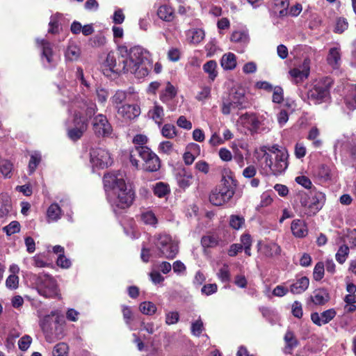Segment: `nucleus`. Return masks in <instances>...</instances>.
<instances>
[{
	"instance_id": "obj_40",
	"label": "nucleus",
	"mask_w": 356,
	"mask_h": 356,
	"mask_svg": "<svg viewBox=\"0 0 356 356\" xmlns=\"http://www.w3.org/2000/svg\"><path fill=\"white\" fill-rule=\"evenodd\" d=\"M231 99L234 102L236 108H243V104L245 102L244 91L243 90L236 91L235 93L232 95Z\"/></svg>"
},
{
	"instance_id": "obj_29",
	"label": "nucleus",
	"mask_w": 356,
	"mask_h": 356,
	"mask_svg": "<svg viewBox=\"0 0 356 356\" xmlns=\"http://www.w3.org/2000/svg\"><path fill=\"white\" fill-rule=\"evenodd\" d=\"M284 339L286 343L284 351L285 353L291 354L292 350L298 346V341L294 333L291 330L286 331Z\"/></svg>"
},
{
	"instance_id": "obj_53",
	"label": "nucleus",
	"mask_w": 356,
	"mask_h": 356,
	"mask_svg": "<svg viewBox=\"0 0 356 356\" xmlns=\"http://www.w3.org/2000/svg\"><path fill=\"white\" fill-rule=\"evenodd\" d=\"M3 230L10 236L20 231V224L17 221H12L8 225L3 227Z\"/></svg>"
},
{
	"instance_id": "obj_21",
	"label": "nucleus",
	"mask_w": 356,
	"mask_h": 356,
	"mask_svg": "<svg viewBox=\"0 0 356 356\" xmlns=\"http://www.w3.org/2000/svg\"><path fill=\"white\" fill-rule=\"evenodd\" d=\"M12 210L11 200L7 193L0 194V222H4V219Z\"/></svg>"
},
{
	"instance_id": "obj_16",
	"label": "nucleus",
	"mask_w": 356,
	"mask_h": 356,
	"mask_svg": "<svg viewBox=\"0 0 356 356\" xmlns=\"http://www.w3.org/2000/svg\"><path fill=\"white\" fill-rule=\"evenodd\" d=\"M116 111L118 116L124 120L135 119L140 114V108L136 104H125Z\"/></svg>"
},
{
	"instance_id": "obj_43",
	"label": "nucleus",
	"mask_w": 356,
	"mask_h": 356,
	"mask_svg": "<svg viewBox=\"0 0 356 356\" xmlns=\"http://www.w3.org/2000/svg\"><path fill=\"white\" fill-rule=\"evenodd\" d=\"M245 224V219L243 217L238 215H232L229 218V225L234 229H239Z\"/></svg>"
},
{
	"instance_id": "obj_60",
	"label": "nucleus",
	"mask_w": 356,
	"mask_h": 356,
	"mask_svg": "<svg viewBox=\"0 0 356 356\" xmlns=\"http://www.w3.org/2000/svg\"><path fill=\"white\" fill-rule=\"evenodd\" d=\"M218 156L222 161L226 162L230 161L233 157L232 152L225 147H222L219 149Z\"/></svg>"
},
{
	"instance_id": "obj_11",
	"label": "nucleus",
	"mask_w": 356,
	"mask_h": 356,
	"mask_svg": "<svg viewBox=\"0 0 356 356\" xmlns=\"http://www.w3.org/2000/svg\"><path fill=\"white\" fill-rule=\"evenodd\" d=\"M234 191L232 187L222 185L213 189L210 195V202L216 206H221L228 202L233 197Z\"/></svg>"
},
{
	"instance_id": "obj_50",
	"label": "nucleus",
	"mask_w": 356,
	"mask_h": 356,
	"mask_svg": "<svg viewBox=\"0 0 356 356\" xmlns=\"http://www.w3.org/2000/svg\"><path fill=\"white\" fill-rule=\"evenodd\" d=\"M175 127L170 124H165L162 129V135L167 138H172L176 136Z\"/></svg>"
},
{
	"instance_id": "obj_49",
	"label": "nucleus",
	"mask_w": 356,
	"mask_h": 356,
	"mask_svg": "<svg viewBox=\"0 0 356 356\" xmlns=\"http://www.w3.org/2000/svg\"><path fill=\"white\" fill-rule=\"evenodd\" d=\"M140 312L146 315H152L156 312V306L151 302H144L140 305Z\"/></svg>"
},
{
	"instance_id": "obj_51",
	"label": "nucleus",
	"mask_w": 356,
	"mask_h": 356,
	"mask_svg": "<svg viewBox=\"0 0 356 356\" xmlns=\"http://www.w3.org/2000/svg\"><path fill=\"white\" fill-rule=\"evenodd\" d=\"M273 97L272 101L276 104H280L284 100V91L283 89L280 86H275L273 89Z\"/></svg>"
},
{
	"instance_id": "obj_12",
	"label": "nucleus",
	"mask_w": 356,
	"mask_h": 356,
	"mask_svg": "<svg viewBox=\"0 0 356 356\" xmlns=\"http://www.w3.org/2000/svg\"><path fill=\"white\" fill-rule=\"evenodd\" d=\"M325 195L323 193L316 191L312 193V197L308 200L302 199L301 204L303 207L309 209V213L315 214L324 205Z\"/></svg>"
},
{
	"instance_id": "obj_9",
	"label": "nucleus",
	"mask_w": 356,
	"mask_h": 356,
	"mask_svg": "<svg viewBox=\"0 0 356 356\" xmlns=\"http://www.w3.org/2000/svg\"><path fill=\"white\" fill-rule=\"evenodd\" d=\"M331 83L327 78L316 81L307 92V97L310 102L319 104L326 102L330 97Z\"/></svg>"
},
{
	"instance_id": "obj_52",
	"label": "nucleus",
	"mask_w": 356,
	"mask_h": 356,
	"mask_svg": "<svg viewBox=\"0 0 356 356\" xmlns=\"http://www.w3.org/2000/svg\"><path fill=\"white\" fill-rule=\"evenodd\" d=\"M91 46L99 47L104 46L106 42V37L102 34H97L90 39Z\"/></svg>"
},
{
	"instance_id": "obj_1",
	"label": "nucleus",
	"mask_w": 356,
	"mask_h": 356,
	"mask_svg": "<svg viewBox=\"0 0 356 356\" xmlns=\"http://www.w3.org/2000/svg\"><path fill=\"white\" fill-rule=\"evenodd\" d=\"M124 175L120 172H111L104 176V185L107 197L115 211L118 209H126L131 206L134 193L128 188L124 180Z\"/></svg>"
},
{
	"instance_id": "obj_8",
	"label": "nucleus",
	"mask_w": 356,
	"mask_h": 356,
	"mask_svg": "<svg viewBox=\"0 0 356 356\" xmlns=\"http://www.w3.org/2000/svg\"><path fill=\"white\" fill-rule=\"evenodd\" d=\"M34 283L40 295L48 298H60L56 280L46 274L33 275Z\"/></svg>"
},
{
	"instance_id": "obj_45",
	"label": "nucleus",
	"mask_w": 356,
	"mask_h": 356,
	"mask_svg": "<svg viewBox=\"0 0 356 356\" xmlns=\"http://www.w3.org/2000/svg\"><path fill=\"white\" fill-rule=\"evenodd\" d=\"M274 4L275 8H280V10H278L280 17L286 15L288 13L287 8L289 5L288 0H275Z\"/></svg>"
},
{
	"instance_id": "obj_37",
	"label": "nucleus",
	"mask_w": 356,
	"mask_h": 356,
	"mask_svg": "<svg viewBox=\"0 0 356 356\" xmlns=\"http://www.w3.org/2000/svg\"><path fill=\"white\" fill-rule=\"evenodd\" d=\"M157 15L164 21H172L174 18L173 10L168 6H160L157 10Z\"/></svg>"
},
{
	"instance_id": "obj_27",
	"label": "nucleus",
	"mask_w": 356,
	"mask_h": 356,
	"mask_svg": "<svg viewBox=\"0 0 356 356\" xmlns=\"http://www.w3.org/2000/svg\"><path fill=\"white\" fill-rule=\"evenodd\" d=\"M327 61L333 68H337L341 63V51L339 47L330 48L327 57Z\"/></svg>"
},
{
	"instance_id": "obj_57",
	"label": "nucleus",
	"mask_w": 356,
	"mask_h": 356,
	"mask_svg": "<svg viewBox=\"0 0 356 356\" xmlns=\"http://www.w3.org/2000/svg\"><path fill=\"white\" fill-rule=\"evenodd\" d=\"M348 24L345 18L339 17L337 19L334 32L341 33L348 29Z\"/></svg>"
},
{
	"instance_id": "obj_64",
	"label": "nucleus",
	"mask_w": 356,
	"mask_h": 356,
	"mask_svg": "<svg viewBox=\"0 0 356 356\" xmlns=\"http://www.w3.org/2000/svg\"><path fill=\"white\" fill-rule=\"evenodd\" d=\"M173 271L177 275H183L186 272V268L183 262L177 260L173 263Z\"/></svg>"
},
{
	"instance_id": "obj_31",
	"label": "nucleus",
	"mask_w": 356,
	"mask_h": 356,
	"mask_svg": "<svg viewBox=\"0 0 356 356\" xmlns=\"http://www.w3.org/2000/svg\"><path fill=\"white\" fill-rule=\"evenodd\" d=\"M61 209L56 203L51 204L47 211L48 222H56L61 217Z\"/></svg>"
},
{
	"instance_id": "obj_24",
	"label": "nucleus",
	"mask_w": 356,
	"mask_h": 356,
	"mask_svg": "<svg viewBox=\"0 0 356 356\" xmlns=\"http://www.w3.org/2000/svg\"><path fill=\"white\" fill-rule=\"evenodd\" d=\"M309 284V280L307 277H302L290 286V291L293 294H300L305 291Z\"/></svg>"
},
{
	"instance_id": "obj_35",
	"label": "nucleus",
	"mask_w": 356,
	"mask_h": 356,
	"mask_svg": "<svg viewBox=\"0 0 356 356\" xmlns=\"http://www.w3.org/2000/svg\"><path fill=\"white\" fill-rule=\"evenodd\" d=\"M350 253V248L346 244L339 246L335 254V259L339 264H343Z\"/></svg>"
},
{
	"instance_id": "obj_3",
	"label": "nucleus",
	"mask_w": 356,
	"mask_h": 356,
	"mask_svg": "<svg viewBox=\"0 0 356 356\" xmlns=\"http://www.w3.org/2000/svg\"><path fill=\"white\" fill-rule=\"evenodd\" d=\"M118 51L121 55L120 61L122 62L118 70H122V72L134 74L138 79L148 74L150 64L147 51L140 47H134L128 49L124 46L120 47Z\"/></svg>"
},
{
	"instance_id": "obj_32",
	"label": "nucleus",
	"mask_w": 356,
	"mask_h": 356,
	"mask_svg": "<svg viewBox=\"0 0 356 356\" xmlns=\"http://www.w3.org/2000/svg\"><path fill=\"white\" fill-rule=\"evenodd\" d=\"M81 55V50L79 47L74 44L71 43L67 46V48L65 52V56L66 60L70 61H76L79 59Z\"/></svg>"
},
{
	"instance_id": "obj_34",
	"label": "nucleus",
	"mask_w": 356,
	"mask_h": 356,
	"mask_svg": "<svg viewBox=\"0 0 356 356\" xmlns=\"http://www.w3.org/2000/svg\"><path fill=\"white\" fill-rule=\"evenodd\" d=\"M178 252V245L176 242L169 243L165 248H161V254L167 259H173Z\"/></svg>"
},
{
	"instance_id": "obj_13",
	"label": "nucleus",
	"mask_w": 356,
	"mask_h": 356,
	"mask_svg": "<svg viewBox=\"0 0 356 356\" xmlns=\"http://www.w3.org/2000/svg\"><path fill=\"white\" fill-rule=\"evenodd\" d=\"M92 129L97 136H108L112 132V127L106 117L102 114L95 116L92 121Z\"/></svg>"
},
{
	"instance_id": "obj_15",
	"label": "nucleus",
	"mask_w": 356,
	"mask_h": 356,
	"mask_svg": "<svg viewBox=\"0 0 356 356\" xmlns=\"http://www.w3.org/2000/svg\"><path fill=\"white\" fill-rule=\"evenodd\" d=\"M136 101L138 96L135 95L134 90L129 89L127 92L123 90H118L114 95L111 98V102L113 106L118 110L121 107L122 104L125 101Z\"/></svg>"
},
{
	"instance_id": "obj_54",
	"label": "nucleus",
	"mask_w": 356,
	"mask_h": 356,
	"mask_svg": "<svg viewBox=\"0 0 356 356\" xmlns=\"http://www.w3.org/2000/svg\"><path fill=\"white\" fill-rule=\"evenodd\" d=\"M248 37L243 31H234L231 35V41L234 42H246Z\"/></svg>"
},
{
	"instance_id": "obj_56",
	"label": "nucleus",
	"mask_w": 356,
	"mask_h": 356,
	"mask_svg": "<svg viewBox=\"0 0 356 356\" xmlns=\"http://www.w3.org/2000/svg\"><path fill=\"white\" fill-rule=\"evenodd\" d=\"M318 176L323 180L330 179L332 175L330 168L325 165H321L318 170Z\"/></svg>"
},
{
	"instance_id": "obj_19",
	"label": "nucleus",
	"mask_w": 356,
	"mask_h": 356,
	"mask_svg": "<svg viewBox=\"0 0 356 356\" xmlns=\"http://www.w3.org/2000/svg\"><path fill=\"white\" fill-rule=\"evenodd\" d=\"M37 43L42 50V59H45L48 64H51L54 62V52L52 49V44L44 40L37 39Z\"/></svg>"
},
{
	"instance_id": "obj_55",
	"label": "nucleus",
	"mask_w": 356,
	"mask_h": 356,
	"mask_svg": "<svg viewBox=\"0 0 356 356\" xmlns=\"http://www.w3.org/2000/svg\"><path fill=\"white\" fill-rule=\"evenodd\" d=\"M218 277L223 282H227L230 280V273L229 267L227 264H224L223 266L219 270L217 274Z\"/></svg>"
},
{
	"instance_id": "obj_39",
	"label": "nucleus",
	"mask_w": 356,
	"mask_h": 356,
	"mask_svg": "<svg viewBox=\"0 0 356 356\" xmlns=\"http://www.w3.org/2000/svg\"><path fill=\"white\" fill-rule=\"evenodd\" d=\"M13 169V163L8 161H2L0 163V173L5 178H10L12 176V171Z\"/></svg>"
},
{
	"instance_id": "obj_42",
	"label": "nucleus",
	"mask_w": 356,
	"mask_h": 356,
	"mask_svg": "<svg viewBox=\"0 0 356 356\" xmlns=\"http://www.w3.org/2000/svg\"><path fill=\"white\" fill-rule=\"evenodd\" d=\"M41 161V155L38 152H34L31 155L30 161L29 163V171L32 174L38 167Z\"/></svg>"
},
{
	"instance_id": "obj_28",
	"label": "nucleus",
	"mask_w": 356,
	"mask_h": 356,
	"mask_svg": "<svg viewBox=\"0 0 356 356\" xmlns=\"http://www.w3.org/2000/svg\"><path fill=\"white\" fill-rule=\"evenodd\" d=\"M193 175L191 172L186 169L183 168L179 172L177 177V182L179 187L182 188H188L192 184Z\"/></svg>"
},
{
	"instance_id": "obj_7",
	"label": "nucleus",
	"mask_w": 356,
	"mask_h": 356,
	"mask_svg": "<svg viewBox=\"0 0 356 356\" xmlns=\"http://www.w3.org/2000/svg\"><path fill=\"white\" fill-rule=\"evenodd\" d=\"M287 151L280 149L277 145H273L268 149V152L264 154L266 166L269 168L270 172L275 176L282 174L288 168Z\"/></svg>"
},
{
	"instance_id": "obj_30",
	"label": "nucleus",
	"mask_w": 356,
	"mask_h": 356,
	"mask_svg": "<svg viewBox=\"0 0 356 356\" xmlns=\"http://www.w3.org/2000/svg\"><path fill=\"white\" fill-rule=\"evenodd\" d=\"M220 64L224 70H234L236 66V57L231 52L225 54L221 58Z\"/></svg>"
},
{
	"instance_id": "obj_20",
	"label": "nucleus",
	"mask_w": 356,
	"mask_h": 356,
	"mask_svg": "<svg viewBox=\"0 0 356 356\" xmlns=\"http://www.w3.org/2000/svg\"><path fill=\"white\" fill-rule=\"evenodd\" d=\"M330 293L323 288L314 290L310 296L311 301L316 305H323L330 300Z\"/></svg>"
},
{
	"instance_id": "obj_38",
	"label": "nucleus",
	"mask_w": 356,
	"mask_h": 356,
	"mask_svg": "<svg viewBox=\"0 0 356 356\" xmlns=\"http://www.w3.org/2000/svg\"><path fill=\"white\" fill-rule=\"evenodd\" d=\"M69 346L64 342L57 343L53 348V356H68Z\"/></svg>"
},
{
	"instance_id": "obj_17",
	"label": "nucleus",
	"mask_w": 356,
	"mask_h": 356,
	"mask_svg": "<svg viewBox=\"0 0 356 356\" xmlns=\"http://www.w3.org/2000/svg\"><path fill=\"white\" fill-rule=\"evenodd\" d=\"M337 315V312L334 309H329L321 314L317 312L311 314L312 322L318 326H321L331 321Z\"/></svg>"
},
{
	"instance_id": "obj_23",
	"label": "nucleus",
	"mask_w": 356,
	"mask_h": 356,
	"mask_svg": "<svg viewBox=\"0 0 356 356\" xmlns=\"http://www.w3.org/2000/svg\"><path fill=\"white\" fill-rule=\"evenodd\" d=\"M291 229L296 237L301 238L307 234L306 225L304 221L300 219H296L292 221Z\"/></svg>"
},
{
	"instance_id": "obj_14",
	"label": "nucleus",
	"mask_w": 356,
	"mask_h": 356,
	"mask_svg": "<svg viewBox=\"0 0 356 356\" xmlns=\"http://www.w3.org/2000/svg\"><path fill=\"white\" fill-rule=\"evenodd\" d=\"M310 72V60L305 58L302 64L298 67L291 69L289 74L293 79L295 83L298 84L306 80Z\"/></svg>"
},
{
	"instance_id": "obj_18",
	"label": "nucleus",
	"mask_w": 356,
	"mask_h": 356,
	"mask_svg": "<svg viewBox=\"0 0 356 356\" xmlns=\"http://www.w3.org/2000/svg\"><path fill=\"white\" fill-rule=\"evenodd\" d=\"M257 246L260 253L268 257L277 256L281 252L280 247L277 243L273 242H259Z\"/></svg>"
},
{
	"instance_id": "obj_5",
	"label": "nucleus",
	"mask_w": 356,
	"mask_h": 356,
	"mask_svg": "<svg viewBox=\"0 0 356 356\" xmlns=\"http://www.w3.org/2000/svg\"><path fill=\"white\" fill-rule=\"evenodd\" d=\"M147 141L146 136L143 134H138L134 136L133 143L136 146L135 149H133L130 153V161L136 167L138 166V161L134 158V156L138 154L143 160V169L147 172H154L155 168V154L147 146H143Z\"/></svg>"
},
{
	"instance_id": "obj_22",
	"label": "nucleus",
	"mask_w": 356,
	"mask_h": 356,
	"mask_svg": "<svg viewBox=\"0 0 356 356\" xmlns=\"http://www.w3.org/2000/svg\"><path fill=\"white\" fill-rule=\"evenodd\" d=\"M120 60L121 55L120 54L119 51L118 56H116L114 52H109L107 54L105 60V65L108 67L109 69L113 72L121 73L122 72V70H118V67H120L122 64V62H121Z\"/></svg>"
},
{
	"instance_id": "obj_6",
	"label": "nucleus",
	"mask_w": 356,
	"mask_h": 356,
	"mask_svg": "<svg viewBox=\"0 0 356 356\" xmlns=\"http://www.w3.org/2000/svg\"><path fill=\"white\" fill-rule=\"evenodd\" d=\"M273 123L272 119L264 115L257 116L253 113H245L237 120L238 127L250 131L251 134L269 131L273 127Z\"/></svg>"
},
{
	"instance_id": "obj_58",
	"label": "nucleus",
	"mask_w": 356,
	"mask_h": 356,
	"mask_svg": "<svg viewBox=\"0 0 356 356\" xmlns=\"http://www.w3.org/2000/svg\"><path fill=\"white\" fill-rule=\"evenodd\" d=\"M32 341V339L29 335H24L18 341L19 348L23 351L26 350Z\"/></svg>"
},
{
	"instance_id": "obj_61",
	"label": "nucleus",
	"mask_w": 356,
	"mask_h": 356,
	"mask_svg": "<svg viewBox=\"0 0 356 356\" xmlns=\"http://www.w3.org/2000/svg\"><path fill=\"white\" fill-rule=\"evenodd\" d=\"M203 330V323L201 319L193 322L191 325V332L195 336H199Z\"/></svg>"
},
{
	"instance_id": "obj_4",
	"label": "nucleus",
	"mask_w": 356,
	"mask_h": 356,
	"mask_svg": "<svg viewBox=\"0 0 356 356\" xmlns=\"http://www.w3.org/2000/svg\"><path fill=\"white\" fill-rule=\"evenodd\" d=\"M39 324L49 343L60 340L65 336V322L56 312L44 316Z\"/></svg>"
},
{
	"instance_id": "obj_63",
	"label": "nucleus",
	"mask_w": 356,
	"mask_h": 356,
	"mask_svg": "<svg viewBox=\"0 0 356 356\" xmlns=\"http://www.w3.org/2000/svg\"><path fill=\"white\" fill-rule=\"evenodd\" d=\"M57 265L63 268H68L71 266V261L66 258L64 254H61L58 256L57 261Z\"/></svg>"
},
{
	"instance_id": "obj_62",
	"label": "nucleus",
	"mask_w": 356,
	"mask_h": 356,
	"mask_svg": "<svg viewBox=\"0 0 356 356\" xmlns=\"http://www.w3.org/2000/svg\"><path fill=\"white\" fill-rule=\"evenodd\" d=\"M179 315L177 312H169L166 314L165 322L168 325L177 323L179 321Z\"/></svg>"
},
{
	"instance_id": "obj_59",
	"label": "nucleus",
	"mask_w": 356,
	"mask_h": 356,
	"mask_svg": "<svg viewBox=\"0 0 356 356\" xmlns=\"http://www.w3.org/2000/svg\"><path fill=\"white\" fill-rule=\"evenodd\" d=\"M6 286L10 289H15L18 287L19 277L16 275H10L6 281Z\"/></svg>"
},
{
	"instance_id": "obj_48",
	"label": "nucleus",
	"mask_w": 356,
	"mask_h": 356,
	"mask_svg": "<svg viewBox=\"0 0 356 356\" xmlns=\"http://www.w3.org/2000/svg\"><path fill=\"white\" fill-rule=\"evenodd\" d=\"M201 243L204 247L213 248L218 245V240L215 236H205L202 238Z\"/></svg>"
},
{
	"instance_id": "obj_26",
	"label": "nucleus",
	"mask_w": 356,
	"mask_h": 356,
	"mask_svg": "<svg viewBox=\"0 0 356 356\" xmlns=\"http://www.w3.org/2000/svg\"><path fill=\"white\" fill-rule=\"evenodd\" d=\"M177 89L170 82H167L165 86L160 92V99L164 102H168L177 95Z\"/></svg>"
},
{
	"instance_id": "obj_44",
	"label": "nucleus",
	"mask_w": 356,
	"mask_h": 356,
	"mask_svg": "<svg viewBox=\"0 0 356 356\" xmlns=\"http://www.w3.org/2000/svg\"><path fill=\"white\" fill-rule=\"evenodd\" d=\"M325 273V265L323 262H318L314 268L313 277L315 280L319 281L323 279Z\"/></svg>"
},
{
	"instance_id": "obj_36",
	"label": "nucleus",
	"mask_w": 356,
	"mask_h": 356,
	"mask_svg": "<svg viewBox=\"0 0 356 356\" xmlns=\"http://www.w3.org/2000/svg\"><path fill=\"white\" fill-rule=\"evenodd\" d=\"M216 69L217 63L213 60H209L203 65V70L205 73L208 74L209 78L211 81H213L218 75Z\"/></svg>"
},
{
	"instance_id": "obj_46",
	"label": "nucleus",
	"mask_w": 356,
	"mask_h": 356,
	"mask_svg": "<svg viewBox=\"0 0 356 356\" xmlns=\"http://www.w3.org/2000/svg\"><path fill=\"white\" fill-rule=\"evenodd\" d=\"M170 193V188L168 184L163 182L157 183V197H165L167 199V196Z\"/></svg>"
},
{
	"instance_id": "obj_47",
	"label": "nucleus",
	"mask_w": 356,
	"mask_h": 356,
	"mask_svg": "<svg viewBox=\"0 0 356 356\" xmlns=\"http://www.w3.org/2000/svg\"><path fill=\"white\" fill-rule=\"evenodd\" d=\"M319 136V130L316 127H312L308 134L307 138L313 141V145L315 147H321L322 142L318 139Z\"/></svg>"
},
{
	"instance_id": "obj_25",
	"label": "nucleus",
	"mask_w": 356,
	"mask_h": 356,
	"mask_svg": "<svg viewBox=\"0 0 356 356\" xmlns=\"http://www.w3.org/2000/svg\"><path fill=\"white\" fill-rule=\"evenodd\" d=\"M205 36L204 31L201 29H192L186 32V38L191 44H197Z\"/></svg>"
},
{
	"instance_id": "obj_33",
	"label": "nucleus",
	"mask_w": 356,
	"mask_h": 356,
	"mask_svg": "<svg viewBox=\"0 0 356 356\" xmlns=\"http://www.w3.org/2000/svg\"><path fill=\"white\" fill-rule=\"evenodd\" d=\"M347 107L350 110L356 109V85L351 86L345 97Z\"/></svg>"
},
{
	"instance_id": "obj_10",
	"label": "nucleus",
	"mask_w": 356,
	"mask_h": 356,
	"mask_svg": "<svg viewBox=\"0 0 356 356\" xmlns=\"http://www.w3.org/2000/svg\"><path fill=\"white\" fill-rule=\"evenodd\" d=\"M92 168H105L110 166L113 160L110 153L102 147L92 148L90 152Z\"/></svg>"
},
{
	"instance_id": "obj_41",
	"label": "nucleus",
	"mask_w": 356,
	"mask_h": 356,
	"mask_svg": "<svg viewBox=\"0 0 356 356\" xmlns=\"http://www.w3.org/2000/svg\"><path fill=\"white\" fill-rule=\"evenodd\" d=\"M140 220L145 225H154L156 216L152 211H145L140 215Z\"/></svg>"
},
{
	"instance_id": "obj_2",
	"label": "nucleus",
	"mask_w": 356,
	"mask_h": 356,
	"mask_svg": "<svg viewBox=\"0 0 356 356\" xmlns=\"http://www.w3.org/2000/svg\"><path fill=\"white\" fill-rule=\"evenodd\" d=\"M97 111L96 104L85 95L75 96L70 101L69 112L74 116V127L68 130L67 134L72 140H77L88 127V118Z\"/></svg>"
}]
</instances>
